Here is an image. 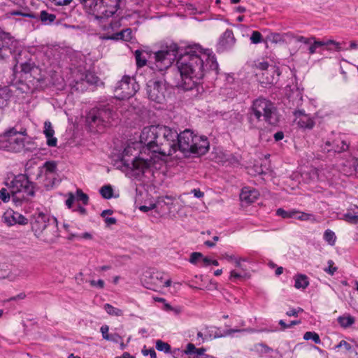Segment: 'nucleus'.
<instances>
[{
    "instance_id": "1",
    "label": "nucleus",
    "mask_w": 358,
    "mask_h": 358,
    "mask_svg": "<svg viewBox=\"0 0 358 358\" xmlns=\"http://www.w3.org/2000/svg\"><path fill=\"white\" fill-rule=\"evenodd\" d=\"M140 141L144 144L138 157L127 159L131 148H126L122 158L116 162L117 169H131L136 175L157 169L165 157L171 156L177 150L185 155H203L209 150V142L205 136L194 134L189 129L180 134L175 129L164 125H151L143 129Z\"/></svg>"
},
{
    "instance_id": "2",
    "label": "nucleus",
    "mask_w": 358,
    "mask_h": 358,
    "mask_svg": "<svg viewBox=\"0 0 358 358\" xmlns=\"http://www.w3.org/2000/svg\"><path fill=\"white\" fill-rule=\"evenodd\" d=\"M177 72L180 73V79L174 83L178 88L185 91L193 90L199 92L202 86L199 81L205 75L204 62L202 54L189 50L181 55L177 60Z\"/></svg>"
},
{
    "instance_id": "3",
    "label": "nucleus",
    "mask_w": 358,
    "mask_h": 358,
    "mask_svg": "<svg viewBox=\"0 0 358 358\" xmlns=\"http://www.w3.org/2000/svg\"><path fill=\"white\" fill-rule=\"evenodd\" d=\"M262 120L271 125H276L280 118L274 103L260 97L253 101L248 113V120L251 127H256V123Z\"/></svg>"
},
{
    "instance_id": "4",
    "label": "nucleus",
    "mask_w": 358,
    "mask_h": 358,
    "mask_svg": "<svg viewBox=\"0 0 358 358\" xmlns=\"http://www.w3.org/2000/svg\"><path fill=\"white\" fill-rule=\"evenodd\" d=\"M6 185L10 191L12 201L16 207L21 206L23 202L28 201L29 196H34L35 194L34 183L24 174L15 176Z\"/></svg>"
},
{
    "instance_id": "5",
    "label": "nucleus",
    "mask_w": 358,
    "mask_h": 358,
    "mask_svg": "<svg viewBox=\"0 0 358 358\" xmlns=\"http://www.w3.org/2000/svg\"><path fill=\"white\" fill-rule=\"evenodd\" d=\"M122 0H78L95 18L101 20L113 16Z\"/></svg>"
},
{
    "instance_id": "6",
    "label": "nucleus",
    "mask_w": 358,
    "mask_h": 358,
    "mask_svg": "<svg viewBox=\"0 0 358 358\" xmlns=\"http://www.w3.org/2000/svg\"><path fill=\"white\" fill-rule=\"evenodd\" d=\"M179 48L177 44L172 43L166 48L162 49L154 54V62L151 69L154 71H162L169 69L176 60L178 55Z\"/></svg>"
},
{
    "instance_id": "7",
    "label": "nucleus",
    "mask_w": 358,
    "mask_h": 358,
    "mask_svg": "<svg viewBox=\"0 0 358 358\" xmlns=\"http://www.w3.org/2000/svg\"><path fill=\"white\" fill-rule=\"evenodd\" d=\"M115 113L110 105L106 104L92 108L87 114L86 120L90 127H106L113 120Z\"/></svg>"
},
{
    "instance_id": "8",
    "label": "nucleus",
    "mask_w": 358,
    "mask_h": 358,
    "mask_svg": "<svg viewBox=\"0 0 358 358\" xmlns=\"http://www.w3.org/2000/svg\"><path fill=\"white\" fill-rule=\"evenodd\" d=\"M21 47L19 42L15 40L8 33L0 31V59H7L13 56L15 60L19 62Z\"/></svg>"
},
{
    "instance_id": "9",
    "label": "nucleus",
    "mask_w": 358,
    "mask_h": 358,
    "mask_svg": "<svg viewBox=\"0 0 358 358\" xmlns=\"http://www.w3.org/2000/svg\"><path fill=\"white\" fill-rule=\"evenodd\" d=\"M138 89V85L134 78L124 76L117 83L115 92L119 96V99H125L133 96Z\"/></svg>"
},
{
    "instance_id": "10",
    "label": "nucleus",
    "mask_w": 358,
    "mask_h": 358,
    "mask_svg": "<svg viewBox=\"0 0 358 358\" xmlns=\"http://www.w3.org/2000/svg\"><path fill=\"white\" fill-rule=\"evenodd\" d=\"M166 87L163 81L150 80L147 83L146 92L150 100L158 103L165 100Z\"/></svg>"
},
{
    "instance_id": "11",
    "label": "nucleus",
    "mask_w": 358,
    "mask_h": 358,
    "mask_svg": "<svg viewBox=\"0 0 358 358\" xmlns=\"http://www.w3.org/2000/svg\"><path fill=\"white\" fill-rule=\"evenodd\" d=\"M49 216L42 212L36 213L31 216L30 223L34 235L39 238L47 227Z\"/></svg>"
},
{
    "instance_id": "12",
    "label": "nucleus",
    "mask_w": 358,
    "mask_h": 358,
    "mask_svg": "<svg viewBox=\"0 0 358 358\" xmlns=\"http://www.w3.org/2000/svg\"><path fill=\"white\" fill-rule=\"evenodd\" d=\"M321 148L322 151L326 153H341L348 150L349 143L339 137L332 141H327Z\"/></svg>"
},
{
    "instance_id": "13",
    "label": "nucleus",
    "mask_w": 358,
    "mask_h": 358,
    "mask_svg": "<svg viewBox=\"0 0 358 358\" xmlns=\"http://www.w3.org/2000/svg\"><path fill=\"white\" fill-rule=\"evenodd\" d=\"M3 220L8 226L16 224L24 225L28 223V220L25 217L11 209H8L4 213Z\"/></svg>"
},
{
    "instance_id": "14",
    "label": "nucleus",
    "mask_w": 358,
    "mask_h": 358,
    "mask_svg": "<svg viewBox=\"0 0 358 358\" xmlns=\"http://www.w3.org/2000/svg\"><path fill=\"white\" fill-rule=\"evenodd\" d=\"M236 42L234 33L231 29H227L221 36L217 43V50L220 52L231 48Z\"/></svg>"
},
{
    "instance_id": "15",
    "label": "nucleus",
    "mask_w": 358,
    "mask_h": 358,
    "mask_svg": "<svg viewBox=\"0 0 358 358\" xmlns=\"http://www.w3.org/2000/svg\"><path fill=\"white\" fill-rule=\"evenodd\" d=\"M296 124L301 128L312 129L314 126V121L311 117L305 114L302 110H296L294 113Z\"/></svg>"
},
{
    "instance_id": "16",
    "label": "nucleus",
    "mask_w": 358,
    "mask_h": 358,
    "mask_svg": "<svg viewBox=\"0 0 358 358\" xmlns=\"http://www.w3.org/2000/svg\"><path fill=\"white\" fill-rule=\"evenodd\" d=\"M259 196V194L257 190L245 187L242 189L240 199L246 203H252L258 199Z\"/></svg>"
},
{
    "instance_id": "17",
    "label": "nucleus",
    "mask_w": 358,
    "mask_h": 358,
    "mask_svg": "<svg viewBox=\"0 0 358 358\" xmlns=\"http://www.w3.org/2000/svg\"><path fill=\"white\" fill-rule=\"evenodd\" d=\"M6 144V149L15 152H18L24 149V139L22 137L10 138L7 139Z\"/></svg>"
},
{
    "instance_id": "18",
    "label": "nucleus",
    "mask_w": 358,
    "mask_h": 358,
    "mask_svg": "<svg viewBox=\"0 0 358 358\" xmlns=\"http://www.w3.org/2000/svg\"><path fill=\"white\" fill-rule=\"evenodd\" d=\"M44 134L47 138V144L50 147L57 146V139L54 137L55 131L52 129L50 122H45L44 124Z\"/></svg>"
},
{
    "instance_id": "19",
    "label": "nucleus",
    "mask_w": 358,
    "mask_h": 358,
    "mask_svg": "<svg viewBox=\"0 0 358 358\" xmlns=\"http://www.w3.org/2000/svg\"><path fill=\"white\" fill-rule=\"evenodd\" d=\"M103 38L107 40H123L125 41H129L131 39V29H125L120 32L113 34L110 36H103Z\"/></svg>"
},
{
    "instance_id": "20",
    "label": "nucleus",
    "mask_w": 358,
    "mask_h": 358,
    "mask_svg": "<svg viewBox=\"0 0 358 358\" xmlns=\"http://www.w3.org/2000/svg\"><path fill=\"white\" fill-rule=\"evenodd\" d=\"M343 220L352 224L358 223V206H350L348 212L343 215Z\"/></svg>"
},
{
    "instance_id": "21",
    "label": "nucleus",
    "mask_w": 358,
    "mask_h": 358,
    "mask_svg": "<svg viewBox=\"0 0 358 358\" xmlns=\"http://www.w3.org/2000/svg\"><path fill=\"white\" fill-rule=\"evenodd\" d=\"M294 287L296 289H306L309 285L308 277L304 274H298L294 277Z\"/></svg>"
},
{
    "instance_id": "22",
    "label": "nucleus",
    "mask_w": 358,
    "mask_h": 358,
    "mask_svg": "<svg viewBox=\"0 0 358 358\" xmlns=\"http://www.w3.org/2000/svg\"><path fill=\"white\" fill-rule=\"evenodd\" d=\"M355 322V318L351 315L340 316L338 318V322L344 328H348L353 324Z\"/></svg>"
},
{
    "instance_id": "23",
    "label": "nucleus",
    "mask_w": 358,
    "mask_h": 358,
    "mask_svg": "<svg viewBox=\"0 0 358 358\" xmlns=\"http://www.w3.org/2000/svg\"><path fill=\"white\" fill-rule=\"evenodd\" d=\"M104 310L106 311V313L111 315V316H122L123 315V310L113 307L112 305L109 303H106L103 307Z\"/></svg>"
},
{
    "instance_id": "24",
    "label": "nucleus",
    "mask_w": 358,
    "mask_h": 358,
    "mask_svg": "<svg viewBox=\"0 0 358 358\" xmlns=\"http://www.w3.org/2000/svg\"><path fill=\"white\" fill-rule=\"evenodd\" d=\"M56 19L55 14L48 13L46 10H42L40 13V20L45 24H51Z\"/></svg>"
},
{
    "instance_id": "25",
    "label": "nucleus",
    "mask_w": 358,
    "mask_h": 358,
    "mask_svg": "<svg viewBox=\"0 0 358 358\" xmlns=\"http://www.w3.org/2000/svg\"><path fill=\"white\" fill-rule=\"evenodd\" d=\"M298 211L295 210H292L289 211H286L282 208H278L276 210V215L280 216L283 218H292L295 217L297 215Z\"/></svg>"
},
{
    "instance_id": "26",
    "label": "nucleus",
    "mask_w": 358,
    "mask_h": 358,
    "mask_svg": "<svg viewBox=\"0 0 358 358\" xmlns=\"http://www.w3.org/2000/svg\"><path fill=\"white\" fill-rule=\"evenodd\" d=\"M135 58L138 67L141 68L146 64L147 59L143 55V52L141 50H137L135 51Z\"/></svg>"
},
{
    "instance_id": "27",
    "label": "nucleus",
    "mask_w": 358,
    "mask_h": 358,
    "mask_svg": "<svg viewBox=\"0 0 358 358\" xmlns=\"http://www.w3.org/2000/svg\"><path fill=\"white\" fill-rule=\"evenodd\" d=\"M100 194L103 198L109 199L113 197V189L110 185H104L100 189Z\"/></svg>"
},
{
    "instance_id": "28",
    "label": "nucleus",
    "mask_w": 358,
    "mask_h": 358,
    "mask_svg": "<svg viewBox=\"0 0 358 358\" xmlns=\"http://www.w3.org/2000/svg\"><path fill=\"white\" fill-rule=\"evenodd\" d=\"M324 240L330 245H334L336 240V236L334 231L330 229H327L324 234Z\"/></svg>"
},
{
    "instance_id": "29",
    "label": "nucleus",
    "mask_w": 358,
    "mask_h": 358,
    "mask_svg": "<svg viewBox=\"0 0 358 358\" xmlns=\"http://www.w3.org/2000/svg\"><path fill=\"white\" fill-rule=\"evenodd\" d=\"M20 66L21 71L24 73H29L31 72L35 68H36L35 63L31 60L22 63Z\"/></svg>"
},
{
    "instance_id": "30",
    "label": "nucleus",
    "mask_w": 358,
    "mask_h": 358,
    "mask_svg": "<svg viewBox=\"0 0 358 358\" xmlns=\"http://www.w3.org/2000/svg\"><path fill=\"white\" fill-rule=\"evenodd\" d=\"M202 57L203 59H205L209 63L210 70L215 71V74H217L218 72V64L215 60L214 57H210L205 54H202Z\"/></svg>"
},
{
    "instance_id": "31",
    "label": "nucleus",
    "mask_w": 358,
    "mask_h": 358,
    "mask_svg": "<svg viewBox=\"0 0 358 358\" xmlns=\"http://www.w3.org/2000/svg\"><path fill=\"white\" fill-rule=\"evenodd\" d=\"M303 339L306 341L312 339L316 344H320L321 343V339L319 335L314 331L306 332L303 335Z\"/></svg>"
},
{
    "instance_id": "32",
    "label": "nucleus",
    "mask_w": 358,
    "mask_h": 358,
    "mask_svg": "<svg viewBox=\"0 0 358 358\" xmlns=\"http://www.w3.org/2000/svg\"><path fill=\"white\" fill-rule=\"evenodd\" d=\"M255 350L259 354H268L273 351V349L264 343H258L255 345Z\"/></svg>"
},
{
    "instance_id": "33",
    "label": "nucleus",
    "mask_w": 358,
    "mask_h": 358,
    "mask_svg": "<svg viewBox=\"0 0 358 358\" xmlns=\"http://www.w3.org/2000/svg\"><path fill=\"white\" fill-rule=\"evenodd\" d=\"M150 278L152 280H153V282L152 281L151 285H148L146 287L148 289H155V287H152V285L153 284L154 285L157 286L158 282L162 279V275L160 273L156 272L150 274Z\"/></svg>"
},
{
    "instance_id": "34",
    "label": "nucleus",
    "mask_w": 358,
    "mask_h": 358,
    "mask_svg": "<svg viewBox=\"0 0 358 358\" xmlns=\"http://www.w3.org/2000/svg\"><path fill=\"white\" fill-rule=\"evenodd\" d=\"M156 348L159 351H163L164 352H170L171 346L167 343H165L161 340H157L156 341Z\"/></svg>"
},
{
    "instance_id": "35",
    "label": "nucleus",
    "mask_w": 358,
    "mask_h": 358,
    "mask_svg": "<svg viewBox=\"0 0 358 358\" xmlns=\"http://www.w3.org/2000/svg\"><path fill=\"white\" fill-rule=\"evenodd\" d=\"M76 200L82 201L84 205H87L89 201V196L84 193L82 189H78L76 190Z\"/></svg>"
},
{
    "instance_id": "36",
    "label": "nucleus",
    "mask_w": 358,
    "mask_h": 358,
    "mask_svg": "<svg viewBox=\"0 0 358 358\" xmlns=\"http://www.w3.org/2000/svg\"><path fill=\"white\" fill-rule=\"evenodd\" d=\"M199 349L196 348L194 344L188 343L185 350V353L189 355L190 356L189 358H192L199 352Z\"/></svg>"
},
{
    "instance_id": "37",
    "label": "nucleus",
    "mask_w": 358,
    "mask_h": 358,
    "mask_svg": "<svg viewBox=\"0 0 358 358\" xmlns=\"http://www.w3.org/2000/svg\"><path fill=\"white\" fill-rule=\"evenodd\" d=\"M44 168L45 169V171H46L45 175H47L48 173H52L56 171L57 164L53 161L46 162L44 164Z\"/></svg>"
},
{
    "instance_id": "38",
    "label": "nucleus",
    "mask_w": 358,
    "mask_h": 358,
    "mask_svg": "<svg viewBox=\"0 0 358 358\" xmlns=\"http://www.w3.org/2000/svg\"><path fill=\"white\" fill-rule=\"evenodd\" d=\"M250 41L252 43L257 44L262 41V35L259 31H252L251 36H250Z\"/></svg>"
},
{
    "instance_id": "39",
    "label": "nucleus",
    "mask_w": 358,
    "mask_h": 358,
    "mask_svg": "<svg viewBox=\"0 0 358 358\" xmlns=\"http://www.w3.org/2000/svg\"><path fill=\"white\" fill-rule=\"evenodd\" d=\"M10 197H12L10 192H8L5 188H2L0 190V199H1L3 202H8Z\"/></svg>"
},
{
    "instance_id": "40",
    "label": "nucleus",
    "mask_w": 358,
    "mask_h": 358,
    "mask_svg": "<svg viewBox=\"0 0 358 358\" xmlns=\"http://www.w3.org/2000/svg\"><path fill=\"white\" fill-rule=\"evenodd\" d=\"M18 134V131L15 128H11L8 131H6L3 134H1V138L8 139L10 138H15L14 136Z\"/></svg>"
},
{
    "instance_id": "41",
    "label": "nucleus",
    "mask_w": 358,
    "mask_h": 358,
    "mask_svg": "<svg viewBox=\"0 0 358 358\" xmlns=\"http://www.w3.org/2000/svg\"><path fill=\"white\" fill-rule=\"evenodd\" d=\"M203 255L201 252H194L190 255L189 262L193 264H196L199 259H201Z\"/></svg>"
},
{
    "instance_id": "42",
    "label": "nucleus",
    "mask_w": 358,
    "mask_h": 358,
    "mask_svg": "<svg viewBox=\"0 0 358 358\" xmlns=\"http://www.w3.org/2000/svg\"><path fill=\"white\" fill-rule=\"evenodd\" d=\"M329 266L328 268H325L324 270L326 273H329L331 275H333L334 273L337 271L338 268L336 266H333L334 262L333 260H329L328 261Z\"/></svg>"
},
{
    "instance_id": "43",
    "label": "nucleus",
    "mask_w": 358,
    "mask_h": 358,
    "mask_svg": "<svg viewBox=\"0 0 358 358\" xmlns=\"http://www.w3.org/2000/svg\"><path fill=\"white\" fill-rule=\"evenodd\" d=\"M297 214H300V215L299 216H296L295 217L296 219H298L299 220H302V221L309 220L311 219V217H313V215L311 214L299 212V211H298Z\"/></svg>"
},
{
    "instance_id": "44",
    "label": "nucleus",
    "mask_w": 358,
    "mask_h": 358,
    "mask_svg": "<svg viewBox=\"0 0 358 358\" xmlns=\"http://www.w3.org/2000/svg\"><path fill=\"white\" fill-rule=\"evenodd\" d=\"M68 199L66 200V205L69 208L72 207V205L76 200V196L72 192L68 193Z\"/></svg>"
},
{
    "instance_id": "45",
    "label": "nucleus",
    "mask_w": 358,
    "mask_h": 358,
    "mask_svg": "<svg viewBox=\"0 0 358 358\" xmlns=\"http://www.w3.org/2000/svg\"><path fill=\"white\" fill-rule=\"evenodd\" d=\"M341 347H344L347 351H351L352 346L347 341L342 340L336 347L335 348H340Z\"/></svg>"
},
{
    "instance_id": "46",
    "label": "nucleus",
    "mask_w": 358,
    "mask_h": 358,
    "mask_svg": "<svg viewBox=\"0 0 358 358\" xmlns=\"http://www.w3.org/2000/svg\"><path fill=\"white\" fill-rule=\"evenodd\" d=\"M91 286L92 287H98L100 289H103L104 287V281L103 280H99L97 281L92 280L90 281Z\"/></svg>"
},
{
    "instance_id": "47",
    "label": "nucleus",
    "mask_w": 358,
    "mask_h": 358,
    "mask_svg": "<svg viewBox=\"0 0 358 358\" xmlns=\"http://www.w3.org/2000/svg\"><path fill=\"white\" fill-rule=\"evenodd\" d=\"M142 353L145 356H147L149 355L150 356V358H157L156 352L153 348H150L149 350L143 349L142 350Z\"/></svg>"
},
{
    "instance_id": "48",
    "label": "nucleus",
    "mask_w": 358,
    "mask_h": 358,
    "mask_svg": "<svg viewBox=\"0 0 358 358\" xmlns=\"http://www.w3.org/2000/svg\"><path fill=\"white\" fill-rule=\"evenodd\" d=\"M85 80L90 83L96 82L97 77L94 76L92 73H87L85 76Z\"/></svg>"
},
{
    "instance_id": "49",
    "label": "nucleus",
    "mask_w": 358,
    "mask_h": 358,
    "mask_svg": "<svg viewBox=\"0 0 358 358\" xmlns=\"http://www.w3.org/2000/svg\"><path fill=\"white\" fill-rule=\"evenodd\" d=\"M101 332L102 334V336L105 340L108 338V336L110 335L108 334L109 328L107 325H103L101 327Z\"/></svg>"
},
{
    "instance_id": "50",
    "label": "nucleus",
    "mask_w": 358,
    "mask_h": 358,
    "mask_svg": "<svg viewBox=\"0 0 358 358\" xmlns=\"http://www.w3.org/2000/svg\"><path fill=\"white\" fill-rule=\"evenodd\" d=\"M107 341H113L115 343H118L120 341H122V338L117 334H110L107 338Z\"/></svg>"
},
{
    "instance_id": "51",
    "label": "nucleus",
    "mask_w": 358,
    "mask_h": 358,
    "mask_svg": "<svg viewBox=\"0 0 358 358\" xmlns=\"http://www.w3.org/2000/svg\"><path fill=\"white\" fill-rule=\"evenodd\" d=\"M326 45H327V46L329 45H334L335 46V49L337 51H341V44L338 42H336V41H335L334 40H327L326 41Z\"/></svg>"
},
{
    "instance_id": "52",
    "label": "nucleus",
    "mask_w": 358,
    "mask_h": 358,
    "mask_svg": "<svg viewBox=\"0 0 358 358\" xmlns=\"http://www.w3.org/2000/svg\"><path fill=\"white\" fill-rule=\"evenodd\" d=\"M155 207H156V204L155 203H151L148 206H141L139 207V210H141L142 212H148L149 210L154 209Z\"/></svg>"
},
{
    "instance_id": "53",
    "label": "nucleus",
    "mask_w": 358,
    "mask_h": 358,
    "mask_svg": "<svg viewBox=\"0 0 358 358\" xmlns=\"http://www.w3.org/2000/svg\"><path fill=\"white\" fill-rule=\"evenodd\" d=\"M191 192L194 194L195 197L199 199L202 198L204 196V193L199 189H194L191 191Z\"/></svg>"
},
{
    "instance_id": "54",
    "label": "nucleus",
    "mask_w": 358,
    "mask_h": 358,
    "mask_svg": "<svg viewBox=\"0 0 358 358\" xmlns=\"http://www.w3.org/2000/svg\"><path fill=\"white\" fill-rule=\"evenodd\" d=\"M309 45H310V46L308 48L309 53L313 55V54H314L316 52V49L317 48V45L315 44V39L313 40L311 43L309 44Z\"/></svg>"
},
{
    "instance_id": "55",
    "label": "nucleus",
    "mask_w": 358,
    "mask_h": 358,
    "mask_svg": "<svg viewBox=\"0 0 358 358\" xmlns=\"http://www.w3.org/2000/svg\"><path fill=\"white\" fill-rule=\"evenodd\" d=\"M314 38H305L303 36H300L298 41L305 44H310Z\"/></svg>"
},
{
    "instance_id": "56",
    "label": "nucleus",
    "mask_w": 358,
    "mask_h": 358,
    "mask_svg": "<svg viewBox=\"0 0 358 358\" xmlns=\"http://www.w3.org/2000/svg\"><path fill=\"white\" fill-rule=\"evenodd\" d=\"M76 280L77 281V283L78 285H81L84 282V278H83V273L82 272H80L76 276Z\"/></svg>"
},
{
    "instance_id": "57",
    "label": "nucleus",
    "mask_w": 358,
    "mask_h": 358,
    "mask_svg": "<svg viewBox=\"0 0 358 358\" xmlns=\"http://www.w3.org/2000/svg\"><path fill=\"white\" fill-rule=\"evenodd\" d=\"M105 222L107 225H112L116 224L117 220L115 217H106Z\"/></svg>"
},
{
    "instance_id": "58",
    "label": "nucleus",
    "mask_w": 358,
    "mask_h": 358,
    "mask_svg": "<svg viewBox=\"0 0 358 358\" xmlns=\"http://www.w3.org/2000/svg\"><path fill=\"white\" fill-rule=\"evenodd\" d=\"M8 98H4L0 94V108H3L8 104Z\"/></svg>"
},
{
    "instance_id": "59",
    "label": "nucleus",
    "mask_w": 358,
    "mask_h": 358,
    "mask_svg": "<svg viewBox=\"0 0 358 358\" xmlns=\"http://www.w3.org/2000/svg\"><path fill=\"white\" fill-rule=\"evenodd\" d=\"M21 16L29 17L31 19H36L38 17L34 13H20Z\"/></svg>"
},
{
    "instance_id": "60",
    "label": "nucleus",
    "mask_w": 358,
    "mask_h": 358,
    "mask_svg": "<svg viewBox=\"0 0 358 358\" xmlns=\"http://www.w3.org/2000/svg\"><path fill=\"white\" fill-rule=\"evenodd\" d=\"M283 137H284V134L282 131L276 132L274 134V138L276 141H279L282 140L283 138Z\"/></svg>"
},
{
    "instance_id": "61",
    "label": "nucleus",
    "mask_w": 358,
    "mask_h": 358,
    "mask_svg": "<svg viewBox=\"0 0 358 358\" xmlns=\"http://www.w3.org/2000/svg\"><path fill=\"white\" fill-rule=\"evenodd\" d=\"M25 297H26V294L22 292L15 296L11 297L10 299V301H15L17 299H24Z\"/></svg>"
},
{
    "instance_id": "62",
    "label": "nucleus",
    "mask_w": 358,
    "mask_h": 358,
    "mask_svg": "<svg viewBox=\"0 0 358 358\" xmlns=\"http://www.w3.org/2000/svg\"><path fill=\"white\" fill-rule=\"evenodd\" d=\"M73 0H57V6H66L69 5Z\"/></svg>"
},
{
    "instance_id": "63",
    "label": "nucleus",
    "mask_w": 358,
    "mask_h": 358,
    "mask_svg": "<svg viewBox=\"0 0 358 358\" xmlns=\"http://www.w3.org/2000/svg\"><path fill=\"white\" fill-rule=\"evenodd\" d=\"M258 67L262 70H266L268 67V64L267 62H260L258 64Z\"/></svg>"
},
{
    "instance_id": "64",
    "label": "nucleus",
    "mask_w": 358,
    "mask_h": 358,
    "mask_svg": "<svg viewBox=\"0 0 358 358\" xmlns=\"http://www.w3.org/2000/svg\"><path fill=\"white\" fill-rule=\"evenodd\" d=\"M76 210L78 211L80 215H85L87 213L86 209L80 206H78Z\"/></svg>"
}]
</instances>
